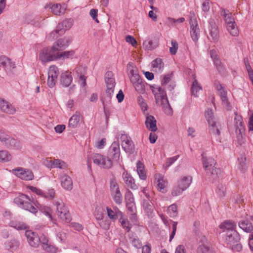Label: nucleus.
Returning a JSON list of instances; mask_svg holds the SVG:
<instances>
[{
    "label": "nucleus",
    "instance_id": "39",
    "mask_svg": "<svg viewBox=\"0 0 253 253\" xmlns=\"http://www.w3.org/2000/svg\"><path fill=\"white\" fill-rule=\"evenodd\" d=\"M137 171L140 179L142 180L146 179V173L144 170V165L140 161L137 163Z\"/></svg>",
    "mask_w": 253,
    "mask_h": 253
},
{
    "label": "nucleus",
    "instance_id": "47",
    "mask_svg": "<svg viewBox=\"0 0 253 253\" xmlns=\"http://www.w3.org/2000/svg\"><path fill=\"white\" fill-rule=\"evenodd\" d=\"M119 220L123 227L127 232H129L131 227V224L128 222L127 219L124 218L122 214L120 217Z\"/></svg>",
    "mask_w": 253,
    "mask_h": 253
},
{
    "label": "nucleus",
    "instance_id": "55",
    "mask_svg": "<svg viewBox=\"0 0 253 253\" xmlns=\"http://www.w3.org/2000/svg\"><path fill=\"white\" fill-rule=\"evenodd\" d=\"M137 102L138 104L140 105L142 110L144 112H145V111L147 110V105L144 99L142 97L141 95H139L138 96Z\"/></svg>",
    "mask_w": 253,
    "mask_h": 253
},
{
    "label": "nucleus",
    "instance_id": "53",
    "mask_svg": "<svg viewBox=\"0 0 253 253\" xmlns=\"http://www.w3.org/2000/svg\"><path fill=\"white\" fill-rule=\"evenodd\" d=\"M143 45L145 49L152 50L156 47V45H153V42L151 40H145L143 43Z\"/></svg>",
    "mask_w": 253,
    "mask_h": 253
},
{
    "label": "nucleus",
    "instance_id": "10",
    "mask_svg": "<svg viewBox=\"0 0 253 253\" xmlns=\"http://www.w3.org/2000/svg\"><path fill=\"white\" fill-rule=\"evenodd\" d=\"M57 52L55 49H53V47L52 48H44L40 53V59L42 62H46L50 61L57 59Z\"/></svg>",
    "mask_w": 253,
    "mask_h": 253
},
{
    "label": "nucleus",
    "instance_id": "24",
    "mask_svg": "<svg viewBox=\"0 0 253 253\" xmlns=\"http://www.w3.org/2000/svg\"><path fill=\"white\" fill-rule=\"evenodd\" d=\"M205 117L209 124V129L214 132L215 121L213 116V113L211 109H208L205 112Z\"/></svg>",
    "mask_w": 253,
    "mask_h": 253
},
{
    "label": "nucleus",
    "instance_id": "54",
    "mask_svg": "<svg viewBox=\"0 0 253 253\" xmlns=\"http://www.w3.org/2000/svg\"><path fill=\"white\" fill-rule=\"evenodd\" d=\"M8 246L11 249L15 250L19 246V242L14 238L12 239L8 243Z\"/></svg>",
    "mask_w": 253,
    "mask_h": 253
},
{
    "label": "nucleus",
    "instance_id": "3",
    "mask_svg": "<svg viewBox=\"0 0 253 253\" xmlns=\"http://www.w3.org/2000/svg\"><path fill=\"white\" fill-rule=\"evenodd\" d=\"M153 93L155 95L156 103L165 108L166 113L170 114L172 109L168 101L167 94L164 89L162 87L156 85L151 86Z\"/></svg>",
    "mask_w": 253,
    "mask_h": 253
},
{
    "label": "nucleus",
    "instance_id": "25",
    "mask_svg": "<svg viewBox=\"0 0 253 253\" xmlns=\"http://www.w3.org/2000/svg\"><path fill=\"white\" fill-rule=\"evenodd\" d=\"M155 180H157V186L158 190L162 193L166 192L165 189L167 182L164 179L163 177L159 174H156L155 175Z\"/></svg>",
    "mask_w": 253,
    "mask_h": 253
},
{
    "label": "nucleus",
    "instance_id": "35",
    "mask_svg": "<svg viewBox=\"0 0 253 253\" xmlns=\"http://www.w3.org/2000/svg\"><path fill=\"white\" fill-rule=\"evenodd\" d=\"M221 15L224 17L226 25H229V23L235 22L231 13H230L229 11L222 8L221 11Z\"/></svg>",
    "mask_w": 253,
    "mask_h": 253
},
{
    "label": "nucleus",
    "instance_id": "48",
    "mask_svg": "<svg viewBox=\"0 0 253 253\" xmlns=\"http://www.w3.org/2000/svg\"><path fill=\"white\" fill-rule=\"evenodd\" d=\"M37 19V18L34 17L32 15H28L25 17V21L28 24L38 26L39 22Z\"/></svg>",
    "mask_w": 253,
    "mask_h": 253
},
{
    "label": "nucleus",
    "instance_id": "41",
    "mask_svg": "<svg viewBox=\"0 0 253 253\" xmlns=\"http://www.w3.org/2000/svg\"><path fill=\"white\" fill-rule=\"evenodd\" d=\"M11 156L6 150L0 151V162H7L11 160Z\"/></svg>",
    "mask_w": 253,
    "mask_h": 253
},
{
    "label": "nucleus",
    "instance_id": "14",
    "mask_svg": "<svg viewBox=\"0 0 253 253\" xmlns=\"http://www.w3.org/2000/svg\"><path fill=\"white\" fill-rule=\"evenodd\" d=\"M72 41V39L70 37L60 39L53 45V49H55L56 52L64 50L68 46Z\"/></svg>",
    "mask_w": 253,
    "mask_h": 253
},
{
    "label": "nucleus",
    "instance_id": "56",
    "mask_svg": "<svg viewBox=\"0 0 253 253\" xmlns=\"http://www.w3.org/2000/svg\"><path fill=\"white\" fill-rule=\"evenodd\" d=\"M171 46L169 48V52L172 55H175L178 49V44L176 41L172 40L171 41Z\"/></svg>",
    "mask_w": 253,
    "mask_h": 253
},
{
    "label": "nucleus",
    "instance_id": "45",
    "mask_svg": "<svg viewBox=\"0 0 253 253\" xmlns=\"http://www.w3.org/2000/svg\"><path fill=\"white\" fill-rule=\"evenodd\" d=\"M51 11L55 15H60L61 13H63L65 11V8H62L60 4H55L51 7Z\"/></svg>",
    "mask_w": 253,
    "mask_h": 253
},
{
    "label": "nucleus",
    "instance_id": "6",
    "mask_svg": "<svg viewBox=\"0 0 253 253\" xmlns=\"http://www.w3.org/2000/svg\"><path fill=\"white\" fill-rule=\"evenodd\" d=\"M56 211L58 217L66 223H69L71 220V217L68 208L61 201L55 202Z\"/></svg>",
    "mask_w": 253,
    "mask_h": 253
},
{
    "label": "nucleus",
    "instance_id": "9",
    "mask_svg": "<svg viewBox=\"0 0 253 253\" xmlns=\"http://www.w3.org/2000/svg\"><path fill=\"white\" fill-rule=\"evenodd\" d=\"M208 38L211 42L216 43L218 42L219 35L217 26L213 19L209 21Z\"/></svg>",
    "mask_w": 253,
    "mask_h": 253
},
{
    "label": "nucleus",
    "instance_id": "23",
    "mask_svg": "<svg viewBox=\"0 0 253 253\" xmlns=\"http://www.w3.org/2000/svg\"><path fill=\"white\" fill-rule=\"evenodd\" d=\"M61 185L65 189L70 190L73 188V182L71 178L67 174H63L60 178Z\"/></svg>",
    "mask_w": 253,
    "mask_h": 253
},
{
    "label": "nucleus",
    "instance_id": "2",
    "mask_svg": "<svg viewBox=\"0 0 253 253\" xmlns=\"http://www.w3.org/2000/svg\"><path fill=\"white\" fill-rule=\"evenodd\" d=\"M14 202L19 208L35 214L37 212L38 210H39L42 212L44 213L46 216H48L51 218V210L49 207L42 206L38 201L33 202V203L35 206H33L31 203L30 198L25 194H21L15 198Z\"/></svg>",
    "mask_w": 253,
    "mask_h": 253
},
{
    "label": "nucleus",
    "instance_id": "5",
    "mask_svg": "<svg viewBox=\"0 0 253 253\" xmlns=\"http://www.w3.org/2000/svg\"><path fill=\"white\" fill-rule=\"evenodd\" d=\"M73 22V20L71 18L63 20L58 25L56 29L50 34L49 37L54 39L63 35L66 30L69 29L72 26Z\"/></svg>",
    "mask_w": 253,
    "mask_h": 253
},
{
    "label": "nucleus",
    "instance_id": "27",
    "mask_svg": "<svg viewBox=\"0 0 253 253\" xmlns=\"http://www.w3.org/2000/svg\"><path fill=\"white\" fill-rule=\"evenodd\" d=\"M238 225L240 228L247 233H250L253 230L252 223L247 219L240 221Z\"/></svg>",
    "mask_w": 253,
    "mask_h": 253
},
{
    "label": "nucleus",
    "instance_id": "22",
    "mask_svg": "<svg viewBox=\"0 0 253 253\" xmlns=\"http://www.w3.org/2000/svg\"><path fill=\"white\" fill-rule=\"evenodd\" d=\"M156 120L154 117L151 115L148 116L146 117L145 121V125L150 131L155 132L157 130V127L156 126Z\"/></svg>",
    "mask_w": 253,
    "mask_h": 253
},
{
    "label": "nucleus",
    "instance_id": "28",
    "mask_svg": "<svg viewBox=\"0 0 253 253\" xmlns=\"http://www.w3.org/2000/svg\"><path fill=\"white\" fill-rule=\"evenodd\" d=\"M122 146L124 151L128 154H131L134 152V144L131 139L127 140L126 142L122 143Z\"/></svg>",
    "mask_w": 253,
    "mask_h": 253
},
{
    "label": "nucleus",
    "instance_id": "52",
    "mask_svg": "<svg viewBox=\"0 0 253 253\" xmlns=\"http://www.w3.org/2000/svg\"><path fill=\"white\" fill-rule=\"evenodd\" d=\"M197 253H212L210 248L205 245L199 246L197 249Z\"/></svg>",
    "mask_w": 253,
    "mask_h": 253
},
{
    "label": "nucleus",
    "instance_id": "31",
    "mask_svg": "<svg viewBox=\"0 0 253 253\" xmlns=\"http://www.w3.org/2000/svg\"><path fill=\"white\" fill-rule=\"evenodd\" d=\"M218 94L220 96L223 106L225 107L227 110H230L231 106L227 97V92L223 89L218 91Z\"/></svg>",
    "mask_w": 253,
    "mask_h": 253
},
{
    "label": "nucleus",
    "instance_id": "49",
    "mask_svg": "<svg viewBox=\"0 0 253 253\" xmlns=\"http://www.w3.org/2000/svg\"><path fill=\"white\" fill-rule=\"evenodd\" d=\"M168 213L170 217H175L177 214V208L175 204H172L168 209Z\"/></svg>",
    "mask_w": 253,
    "mask_h": 253
},
{
    "label": "nucleus",
    "instance_id": "26",
    "mask_svg": "<svg viewBox=\"0 0 253 253\" xmlns=\"http://www.w3.org/2000/svg\"><path fill=\"white\" fill-rule=\"evenodd\" d=\"M128 68L129 70L130 74L131 75L130 80L133 84L142 80L140 79V77L138 74L137 71L134 70L133 67L130 64H128Z\"/></svg>",
    "mask_w": 253,
    "mask_h": 253
},
{
    "label": "nucleus",
    "instance_id": "11",
    "mask_svg": "<svg viewBox=\"0 0 253 253\" xmlns=\"http://www.w3.org/2000/svg\"><path fill=\"white\" fill-rule=\"evenodd\" d=\"M12 172L17 177L25 180H31L34 177L32 171L21 168L14 169Z\"/></svg>",
    "mask_w": 253,
    "mask_h": 253
},
{
    "label": "nucleus",
    "instance_id": "59",
    "mask_svg": "<svg viewBox=\"0 0 253 253\" xmlns=\"http://www.w3.org/2000/svg\"><path fill=\"white\" fill-rule=\"evenodd\" d=\"M100 226L105 230H108L110 227L109 221L107 219H102L98 222Z\"/></svg>",
    "mask_w": 253,
    "mask_h": 253
},
{
    "label": "nucleus",
    "instance_id": "4",
    "mask_svg": "<svg viewBox=\"0 0 253 253\" xmlns=\"http://www.w3.org/2000/svg\"><path fill=\"white\" fill-rule=\"evenodd\" d=\"M202 159L206 172V176L211 182H213L219 177L218 174L220 169L214 167L216 163L213 158H207L203 155Z\"/></svg>",
    "mask_w": 253,
    "mask_h": 253
},
{
    "label": "nucleus",
    "instance_id": "8",
    "mask_svg": "<svg viewBox=\"0 0 253 253\" xmlns=\"http://www.w3.org/2000/svg\"><path fill=\"white\" fill-rule=\"evenodd\" d=\"M0 141L7 148L18 149L21 147L19 141L11 137L3 132H0Z\"/></svg>",
    "mask_w": 253,
    "mask_h": 253
},
{
    "label": "nucleus",
    "instance_id": "19",
    "mask_svg": "<svg viewBox=\"0 0 253 253\" xmlns=\"http://www.w3.org/2000/svg\"><path fill=\"white\" fill-rule=\"evenodd\" d=\"M0 66L4 68L6 71L10 72L15 68V63L8 57L3 56L0 57Z\"/></svg>",
    "mask_w": 253,
    "mask_h": 253
},
{
    "label": "nucleus",
    "instance_id": "64",
    "mask_svg": "<svg viewBox=\"0 0 253 253\" xmlns=\"http://www.w3.org/2000/svg\"><path fill=\"white\" fill-rule=\"evenodd\" d=\"M126 42L130 43L132 46H135L137 44V42L136 40L132 36H127L126 37Z\"/></svg>",
    "mask_w": 253,
    "mask_h": 253
},
{
    "label": "nucleus",
    "instance_id": "58",
    "mask_svg": "<svg viewBox=\"0 0 253 253\" xmlns=\"http://www.w3.org/2000/svg\"><path fill=\"white\" fill-rule=\"evenodd\" d=\"M216 192L218 194L219 196H224L225 195L226 193L225 186L222 184H219L217 187Z\"/></svg>",
    "mask_w": 253,
    "mask_h": 253
},
{
    "label": "nucleus",
    "instance_id": "33",
    "mask_svg": "<svg viewBox=\"0 0 253 253\" xmlns=\"http://www.w3.org/2000/svg\"><path fill=\"white\" fill-rule=\"evenodd\" d=\"M123 177L126 185L131 189H135L136 185L134 183V180L132 176L127 173H123Z\"/></svg>",
    "mask_w": 253,
    "mask_h": 253
},
{
    "label": "nucleus",
    "instance_id": "30",
    "mask_svg": "<svg viewBox=\"0 0 253 253\" xmlns=\"http://www.w3.org/2000/svg\"><path fill=\"white\" fill-rule=\"evenodd\" d=\"M192 181V177L190 176L183 177L181 179L178 181L177 184L182 188V189L185 190L190 185Z\"/></svg>",
    "mask_w": 253,
    "mask_h": 253
},
{
    "label": "nucleus",
    "instance_id": "36",
    "mask_svg": "<svg viewBox=\"0 0 253 253\" xmlns=\"http://www.w3.org/2000/svg\"><path fill=\"white\" fill-rule=\"evenodd\" d=\"M236 224L232 221H226L220 225V228L225 232L226 230L228 232L229 230H235Z\"/></svg>",
    "mask_w": 253,
    "mask_h": 253
},
{
    "label": "nucleus",
    "instance_id": "38",
    "mask_svg": "<svg viewBox=\"0 0 253 253\" xmlns=\"http://www.w3.org/2000/svg\"><path fill=\"white\" fill-rule=\"evenodd\" d=\"M110 190L111 192V195L121 193L117 181L114 178H112L110 180Z\"/></svg>",
    "mask_w": 253,
    "mask_h": 253
},
{
    "label": "nucleus",
    "instance_id": "42",
    "mask_svg": "<svg viewBox=\"0 0 253 253\" xmlns=\"http://www.w3.org/2000/svg\"><path fill=\"white\" fill-rule=\"evenodd\" d=\"M202 89V87L199 85L196 79H195L193 82L191 87L192 95H193L195 97H197L198 96V92L201 90Z\"/></svg>",
    "mask_w": 253,
    "mask_h": 253
},
{
    "label": "nucleus",
    "instance_id": "32",
    "mask_svg": "<svg viewBox=\"0 0 253 253\" xmlns=\"http://www.w3.org/2000/svg\"><path fill=\"white\" fill-rule=\"evenodd\" d=\"M152 66L155 72L160 73L164 69V63L162 59L157 58L152 61Z\"/></svg>",
    "mask_w": 253,
    "mask_h": 253
},
{
    "label": "nucleus",
    "instance_id": "37",
    "mask_svg": "<svg viewBox=\"0 0 253 253\" xmlns=\"http://www.w3.org/2000/svg\"><path fill=\"white\" fill-rule=\"evenodd\" d=\"M107 211L109 217L113 220L117 219L118 218H120L123 214V213L118 209L114 211L108 207L107 208Z\"/></svg>",
    "mask_w": 253,
    "mask_h": 253
},
{
    "label": "nucleus",
    "instance_id": "18",
    "mask_svg": "<svg viewBox=\"0 0 253 253\" xmlns=\"http://www.w3.org/2000/svg\"><path fill=\"white\" fill-rule=\"evenodd\" d=\"M0 109L3 112L11 115L14 114L16 112L15 108L11 104L2 99H0Z\"/></svg>",
    "mask_w": 253,
    "mask_h": 253
},
{
    "label": "nucleus",
    "instance_id": "16",
    "mask_svg": "<svg viewBox=\"0 0 253 253\" xmlns=\"http://www.w3.org/2000/svg\"><path fill=\"white\" fill-rule=\"evenodd\" d=\"M82 119L83 117L81 113L76 111L75 113L70 118L68 126L71 128H75L77 127L80 125Z\"/></svg>",
    "mask_w": 253,
    "mask_h": 253
},
{
    "label": "nucleus",
    "instance_id": "29",
    "mask_svg": "<svg viewBox=\"0 0 253 253\" xmlns=\"http://www.w3.org/2000/svg\"><path fill=\"white\" fill-rule=\"evenodd\" d=\"M61 84L64 86H68L72 82V77L71 73L66 72L62 73L61 75Z\"/></svg>",
    "mask_w": 253,
    "mask_h": 253
},
{
    "label": "nucleus",
    "instance_id": "46",
    "mask_svg": "<svg viewBox=\"0 0 253 253\" xmlns=\"http://www.w3.org/2000/svg\"><path fill=\"white\" fill-rule=\"evenodd\" d=\"M74 54V52L73 50L71 51H64L61 53L57 52V59L59 58H63V59L65 58H69L71 57H72Z\"/></svg>",
    "mask_w": 253,
    "mask_h": 253
},
{
    "label": "nucleus",
    "instance_id": "50",
    "mask_svg": "<svg viewBox=\"0 0 253 253\" xmlns=\"http://www.w3.org/2000/svg\"><path fill=\"white\" fill-rule=\"evenodd\" d=\"M53 162V168H58L60 169H64L67 167L66 164L61 160L54 159Z\"/></svg>",
    "mask_w": 253,
    "mask_h": 253
},
{
    "label": "nucleus",
    "instance_id": "34",
    "mask_svg": "<svg viewBox=\"0 0 253 253\" xmlns=\"http://www.w3.org/2000/svg\"><path fill=\"white\" fill-rule=\"evenodd\" d=\"M9 226L13 227L17 230H26L28 228L27 225L23 222L17 220H12L9 223Z\"/></svg>",
    "mask_w": 253,
    "mask_h": 253
},
{
    "label": "nucleus",
    "instance_id": "21",
    "mask_svg": "<svg viewBox=\"0 0 253 253\" xmlns=\"http://www.w3.org/2000/svg\"><path fill=\"white\" fill-rule=\"evenodd\" d=\"M152 201V200L151 199L145 200V199L143 200L142 206L143 209L149 216H152L155 208Z\"/></svg>",
    "mask_w": 253,
    "mask_h": 253
},
{
    "label": "nucleus",
    "instance_id": "17",
    "mask_svg": "<svg viewBox=\"0 0 253 253\" xmlns=\"http://www.w3.org/2000/svg\"><path fill=\"white\" fill-rule=\"evenodd\" d=\"M234 123L235 126L236 127V132L237 135V137H242V134L244 132L245 128L243 126V122L241 116L236 114V116L234 118Z\"/></svg>",
    "mask_w": 253,
    "mask_h": 253
},
{
    "label": "nucleus",
    "instance_id": "57",
    "mask_svg": "<svg viewBox=\"0 0 253 253\" xmlns=\"http://www.w3.org/2000/svg\"><path fill=\"white\" fill-rule=\"evenodd\" d=\"M183 191L184 190L182 189V188L177 184V186L173 189L171 195L172 196H177L180 195Z\"/></svg>",
    "mask_w": 253,
    "mask_h": 253
},
{
    "label": "nucleus",
    "instance_id": "44",
    "mask_svg": "<svg viewBox=\"0 0 253 253\" xmlns=\"http://www.w3.org/2000/svg\"><path fill=\"white\" fill-rule=\"evenodd\" d=\"M226 28L231 35L237 36L238 35V30L235 22L229 23V25H226Z\"/></svg>",
    "mask_w": 253,
    "mask_h": 253
},
{
    "label": "nucleus",
    "instance_id": "13",
    "mask_svg": "<svg viewBox=\"0 0 253 253\" xmlns=\"http://www.w3.org/2000/svg\"><path fill=\"white\" fill-rule=\"evenodd\" d=\"M27 242L32 247L37 248L40 245V237L38 235L31 230H26L25 234Z\"/></svg>",
    "mask_w": 253,
    "mask_h": 253
},
{
    "label": "nucleus",
    "instance_id": "63",
    "mask_svg": "<svg viewBox=\"0 0 253 253\" xmlns=\"http://www.w3.org/2000/svg\"><path fill=\"white\" fill-rule=\"evenodd\" d=\"M55 192L53 189H49L46 193L43 192V197L46 198L52 199L54 197Z\"/></svg>",
    "mask_w": 253,
    "mask_h": 253
},
{
    "label": "nucleus",
    "instance_id": "20",
    "mask_svg": "<svg viewBox=\"0 0 253 253\" xmlns=\"http://www.w3.org/2000/svg\"><path fill=\"white\" fill-rule=\"evenodd\" d=\"M40 243L42 244V248L45 251L51 253H54L55 252V248L48 244V239L45 235L42 234L40 237Z\"/></svg>",
    "mask_w": 253,
    "mask_h": 253
},
{
    "label": "nucleus",
    "instance_id": "61",
    "mask_svg": "<svg viewBox=\"0 0 253 253\" xmlns=\"http://www.w3.org/2000/svg\"><path fill=\"white\" fill-rule=\"evenodd\" d=\"M172 78V74H168L163 76L162 79V85L164 86L169 83Z\"/></svg>",
    "mask_w": 253,
    "mask_h": 253
},
{
    "label": "nucleus",
    "instance_id": "51",
    "mask_svg": "<svg viewBox=\"0 0 253 253\" xmlns=\"http://www.w3.org/2000/svg\"><path fill=\"white\" fill-rule=\"evenodd\" d=\"M179 158V155L174 156L171 158H168L166 160L165 164L163 167L165 169H168L170 167L174 162H175Z\"/></svg>",
    "mask_w": 253,
    "mask_h": 253
},
{
    "label": "nucleus",
    "instance_id": "12",
    "mask_svg": "<svg viewBox=\"0 0 253 253\" xmlns=\"http://www.w3.org/2000/svg\"><path fill=\"white\" fill-rule=\"evenodd\" d=\"M59 73L58 69L56 66H51L49 67L47 82L49 87H53L55 85Z\"/></svg>",
    "mask_w": 253,
    "mask_h": 253
},
{
    "label": "nucleus",
    "instance_id": "62",
    "mask_svg": "<svg viewBox=\"0 0 253 253\" xmlns=\"http://www.w3.org/2000/svg\"><path fill=\"white\" fill-rule=\"evenodd\" d=\"M112 196L117 204L120 205L122 203L123 197L121 193L112 195Z\"/></svg>",
    "mask_w": 253,
    "mask_h": 253
},
{
    "label": "nucleus",
    "instance_id": "7",
    "mask_svg": "<svg viewBox=\"0 0 253 253\" xmlns=\"http://www.w3.org/2000/svg\"><path fill=\"white\" fill-rule=\"evenodd\" d=\"M189 17L191 36L193 40L196 42L200 36V29L194 12H190Z\"/></svg>",
    "mask_w": 253,
    "mask_h": 253
},
{
    "label": "nucleus",
    "instance_id": "15",
    "mask_svg": "<svg viewBox=\"0 0 253 253\" xmlns=\"http://www.w3.org/2000/svg\"><path fill=\"white\" fill-rule=\"evenodd\" d=\"M225 236V242L229 246L238 243L240 240V235L235 230H229Z\"/></svg>",
    "mask_w": 253,
    "mask_h": 253
},
{
    "label": "nucleus",
    "instance_id": "40",
    "mask_svg": "<svg viewBox=\"0 0 253 253\" xmlns=\"http://www.w3.org/2000/svg\"><path fill=\"white\" fill-rule=\"evenodd\" d=\"M126 207L129 213L132 216L131 218L135 219L136 217V209L134 202L127 203Z\"/></svg>",
    "mask_w": 253,
    "mask_h": 253
},
{
    "label": "nucleus",
    "instance_id": "60",
    "mask_svg": "<svg viewBox=\"0 0 253 253\" xmlns=\"http://www.w3.org/2000/svg\"><path fill=\"white\" fill-rule=\"evenodd\" d=\"M202 10L205 12H207L209 11L210 8V0H205L202 2Z\"/></svg>",
    "mask_w": 253,
    "mask_h": 253
},
{
    "label": "nucleus",
    "instance_id": "43",
    "mask_svg": "<svg viewBox=\"0 0 253 253\" xmlns=\"http://www.w3.org/2000/svg\"><path fill=\"white\" fill-rule=\"evenodd\" d=\"M135 90L139 93L143 94L145 92V84L142 80L133 84Z\"/></svg>",
    "mask_w": 253,
    "mask_h": 253
},
{
    "label": "nucleus",
    "instance_id": "1",
    "mask_svg": "<svg viewBox=\"0 0 253 253\" xmlns=\"http://www.w3.org/2000/svg\"><path fill=\"white\" fill-rule=\"evenodd\" d=\"M120 148L119 143L114 142L108 150L107 158L99 154H95L92 157L94 164L104 168H111L113 164L117 163L120 157Z\"/></svg>",
    "mask_w": 253,
    "mask_h": 253
}]
</instances>
